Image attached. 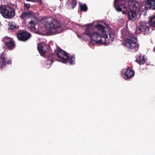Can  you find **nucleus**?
I'll list each match as a JSON object with an SVG mask.
<instances>
[{"instance_id":"nucleus-15","label":"nucleus","mask_w":155,"mask_h":155,"mask_svg":"<svg viewBox=\"0 0 155 155\" xmlns=\"http://www.w3.org/2000/svg\"><path fill=\"white\" fill-rule=\"evenodd\" d=\"M5 52H3L0 56V68L2 69L7 64H10L11 63V60H8L6 61L5 59Z\"/></svg>"},{"instance_id":"nucleus-16","label":"nucleus","mask_w":155,"mask_h":155,"mask_svg":"<svg viewBox=\"0 0 155 155\" xmlns=\"http://www.w3.org/2000/svg\"><path fill=\"white\" fill-rule=\"evenodd\" d=\"M28 27L33 32H36L38 29V25L37 24L36 19L32 20L29 22L28 25Z\"/></svg>"},{"instance_id":"nucleus-23","label":"nucleus","mask_w":155,"mask_h":155,"mask_svg":"<svg viewBox=\"0 0 155 155\" xmlns=\"http://www.w3.org/2000/svg\"><path fill=\"white\" fill-rule=\"evenodd\" d=\"M18 26L17 25H15V24L12 23V24L10 25L8 29L10 30H16L18 29Z\"/></svg>"},{"instance_id":"nucleus-33","label":"nucleus","mask_w":155,"mask_h":155,"mask_svg":"<svg viewBox=\"0 0 155 155\" xmlns=\"http://www.w3.org/2000/svg\"><path fill=\"white\" fill-rule=\"evenodd\" d=\"M1 25V24L0 23V25Z\"/></svg>"},{"instance_id":"nucleus-19","label":"nucleus","mask_w":155,"mask_h":155,"mask_svg":"<svg viewBox=\"0 0 155 155\" xmlns=\"http://www.w3.org/2000/svg\"><path fill=\"white\" fill-rule=\"evenodd\" d=\"M77 4V0H69L68 5L70 7V8L73 9L76 6Z\"/></svg>"},{"instance_id":"nucleus-26","label":"nucleus","mask_w":155,"mask_h":155,"mask_svg":"<svg viewBox=\"0 0 155 155\" xmlns=\"http://www.w3.org/2000/svg\"><path fill=\"white\" fill-rule=\"evenodd\" d=\"M30 5L28 4H25L24 5V8L26 10H28L29 8Z\"/></svg>"},{"instance_id":"nucleus-6","label":"nucleus","mask_w":155,"mask_h":155,"mask_svg":"<svg viewBox=\"0 0 155 155\" xmlns=\"http://www.w3.org/2000/svg\"><path fill=\"white\" fill-rule=\"evenodd\" d=\"M61 24L55 19H52L49 22V35L60 33Z\"/></svg>"},{"instance_id":"nucleus-24","label":"nucleus","mask_w":155,"mask_h":155,"mask_svg":"<svg viewBox=\"0 0 155 155\" xmlns=\"http://www.w3.org/2000/svg\"><path fill=\"white\" fill-rule=\"evenodd\" d=\"M55 55L54 54L50 55L49 54V61H50L51 62V64H52V63L54 61H56V60L54 58Z\"/></svg>"},{"instance_id":"nucleus-32","label":"nucleus","mask_w":155,"mask_h":155,"mask_svg":"<svg viewBox=\"0 0 155 155\" xmlns=\"http://www.w3.org/2000/svg\"><path fill=\"white\" fill-rule=\"evenodd\" d=\"M49 10H51V9H49Z\"/></svg>"},{"instance_id":"nucleus-17","label":"nucleus","mask_w":155,"mask_h":155,"mask_svg":"<svg viewBox=\"0 0 155 155\" xmlns=\"http://www.w3.org/2000/svg\"><path fill=\"white\" fill-rule=\"evenodd\" d=\"M102 40H103V41L101 44H104L106 45H107V44L110 43L111 42H113V40H112V39L110 38L108 39V38L107 35L105 33L103 35Z\"/></svg>"},{"instance_id":"nucleus-5","label":"nucleus","mask_w":155,"mask_h":155,"mask_svg":"<svg viewBox=\"0 0 155 155\" xmlns=\"http://www.w3.org/2000/svg\"><path fill=\"white\" fill-rule=\"evenodd\" d=\"M0 13L5 18L12 19L15 16V10L9 6L2 5L0 6Z\"/></svg>"},{"instance_id":"nucleus-31","label":"nucleus","mask_w":155,"mask_h":155,"mask_svg":"<svg viewBox=\"0 0 155 155\" xmlns=\"http://www.w3.org/2000/svg\"><path fill=\"white\" fill-rule=\"evenodd\" d=\"M48 65V64H46V65H47H47Z\"/></svg>"},{"instance_id":"nucleus-9","label":"nucleus","mask_w":155,"mask_h":155,"mask_svg":"<svg viewBox=\"0 0 155 155\" xmlns=\"http://www.w3.org/2000/svg\"><path fill=\"white\" fill-rule=\"evenodd\" d=\"M48 45L46 46L45 43H40L38 44V51L41 56L45 57V56L48 51Z\"/></svg>"},{"instance_id":"nucleus-25","label":"nucleus","mask_w":155,"mask_h":155,"mask_svg":"<svg viewBox=\"0 0 155 155\" xmlns=\"http://www.w3.org/2000/svg\"><path fill=\"white\" fill-rule=\"evenodd\" d=\"M80 8L81 11L86 12L87 9V8L86 5L84 4V5H80Z\"/></svg>"},{"instance_id":"nucleus-13","label":"nucleus","mask_w":155,"mask_h":155,"mask_svg":"<svg viewBox=\"0 0 155 155\" xmlns=\"http://www.w3.org/2000/svg\"><path fill=\"white\" fill-rule=\"evenodd\" d=\"M144 5L147 10H155V0H145Z\"/></svg>"},{"instance_id":"nucleus-10","label":"nucleus","mask_w":155,"mask_h":155,"mask_svg":"<svg viewBox=\"0 0 155 155\" xmlns=\"http://www.w3.org/2000/svg\"><path fill=\"white\" fill-rule=\"evenodd\" d=\"M17 36L19 40L25 41L30 38L31 35L26 31H21L17 35Z\"/></svg>"},{"instance_id":"nucleus-1","label":"nucleus","mask_w":155,"mask_h":155,"mask_svg":"<svg viewBox=\"0 0 155 155\" xmlns=\"http://www.w3.org/2000/svg\"><path fill=\"white\" fill-rule=\"evenodd\" d=\"M125 3V0H114V6L117 11H122L123 14H126L129 20L135 21L139 18L138 12L140 9H130L127 11Z\"/></svg>"},{"instance_id":"nucleus-27","label":"nucleus","mask_w":155,"mask_h":155,"mask_svg":"<svg viewBox=\"0 0 155 155\" xmlns=\"http://www.w3.org/2000/svg\"><path fill=\"white\" fill-rule=\"evenodd\" d=\"M109 36L110 38L112 39V40H114V35L113 32H110L109 33Z\"/></svg>"},{"instance_id":"nucleus-4","label":"nucleus","mask_w":155,"mask_h":155,"mask_svg":"<svg viewBox=\"0 0 155 155\" xmlns=\"http://www.w3.org/2000/svg\"><path fill=\"white\" fill-rule=\"evenodd\" d=\"M137 41V38L134 37L133 34H130L129 36L125 39L124 45L128 48L136 51L138 50L139 46Z\"/></svg>"},{"instance_id":"nucleus-11","label":"nucleus","mask_w":155,"mask_h":155,"mask_svg":"<svg viewBox=\"0 0 155 155\" xmlns=\"http://www.w3.org/2000/svg\"><path fill=\"white\" fill-rule=\"evenodd\" d=\"M40 23L41 26H39V28H42V30L46 32L47 34L48 33V17H44L41 20Z\"/></svg>"},{"instance_id":"nucleus-20","label":"nucleus","mask_w":155,"mask_h":155,"mask_svg":"<svg viewBox=\"0 0 155 155\" xmlns=\"http://www.w3.org/2000/svg\"><path fill=\"white\" fill-rule=\"evenodd\" d=\"M95 28L99 30H101L103 32H105V27L100 24H97L95 26Z\"/></svg>"},{"instance_id":"nucleus-30","label":"nucleus","mask_w":155,"mask_h":155,"mask_svg":"<svg viewBox=\"0 0 155 155\" xmlns=\"http://www.w3.org/2000/svg\"><path fill=\"white\" fill-rule=\"evenodd\" d=\"M50 48V46H49V48ZM50 48H51L50 47ZM49 53L50 52V49L49 48Z\"/></svg>"},{"instance_id":"nucleus-8","label":"nucleus","mask_w":155,"mask_h":155,"mask_svg":"<svg viewBox=\"0 0 155 155\" xmlns=\"http://www.w3.org/2000/svg\"><path fill=\"white\" fill-rule=\"evenodd\" d=\"M135 72L130 67L127 69H124L122 72V75L125 80L131 78L134 75Z\"/></svg>"},{"instance_id":"nucleus-7","label":"nucleus","mask_w":155,"mask_h":155,"mask_svg":"<svg viewBox=\"0 0 155 155\" xmlns=\"http://www.w3.org/2000/svg\"><path fill=\"white\" fill-rule=\"evenodd\" d=\"M150 33L149 25H147V23L144 21H141L140 26L136 28L135 33L137 34L142 33L143 35L148 34Z\"/></svg>"},{"instance_id":"nucleus-28","label":"nucleus","mask_w":155,"mask_h":155,"mask_svg":"<svg viewBox=\"0 0 155 155\" xmlns=\"http://www.w3.org/2000/svg\"><path fill=\"white\" fill-rule=\"evenodd\" d=\"M35 2H38L40 4H41V0H35Z\"/></svg>"},{"instance_id":"nucleus-22","label":"nucleus","mask_w":155,"mask_h":155,"mask_svg":"<svg viewBox=\"0 0 155 155\" xmlns=\"http://www.w3.org/2000/svg\"><path fill=\"white\" fill-rule=\"evenodd\" d=\"M150 22L151 26L155 27V16H153L151 17Z\"/></svg>"},{"instance_id":"nucleus-3","label":"nucleus","mask_w":155,"mask_h":155,"mask_svg":"<svg viewBox=\"0 0 155 155\" xmlns=\"http://www.w3.org/2000/svg\"><path fill=\"white\" fill-rule=\"evenodd\" d=\"M85 34L90 37L91 41H93L98 44L102 43L103 35H101L98 32L93 31L91 26H89L86 28Z\"/></svg>"},{"instance_id":"nucleus-21","label":"nucleus","mask_w":155,"mask_h":155,"mask_svg":"<svg viewBox=\"0 0 155 155\" xmlns=\"http://www.w3.org/2000/svg\"><path fill=\"white\" fill-rule=\"evenodd\" d=\"M30 13L29 12H24L21 14L20 17L21 19H25L29 17Z\"/></svg>"},{"instance_id":"nucleus-2","label":"nucleus","mask_w":155,"mask_h":155,"mask_svg":"<svg viewBox=\"0 0 155 155\" xmlns=\"http://www.w3.org/2000/svg\"><path fill=\"white\" fill-rule=\"evenodd\" d=\"M56 55L58 58L63 63H66L69 61L71 64H74L75 58L74 55L69 56L67 52L60 48L57 49Z\"/></svg>"},{"instance_id":"nucleus-18","label":"nucleus","mask_w":155,"mask_h":155,"mask_svg":"<svg viewBox=\"0 0 155 155\" xmlns=\"http://www.w3.org/2000/svg\"><path fill=\"white\" fill-rule=\"evenodd\" d=\"M136 61L140 64H143L146 62V61L144 56H142L141 55L137 56L136 59Z\"/></svg>"},{"instance_id":"nucleus-29","label":"nucleus","mask_w":155,"mask_h":155,"mask_svg":"<svg viewBox=\"0 0 155 155\" xmlns=\"http://www.w3.org/2000/svg\"><path fill=\"white\" fill-rule=\"evenodd\" d=\"M27 1H30L32 2H35V0H26Z\"/></svg>"},{"instance_id":"nucleus-12","label":"nucleus","mask_w":155,"mask_h":155,"mask_svg":"<svg viewBox=\"0 0 155 155\" xmlns=\"http://www.w3.org/2000/svg\"><path fill=\"white\" fill-rule=\"evenodd\" d=\"M2 41L5 42L7 47L9 50H12L15 47L13 40L11 38L5 37L3 38Z\"/></svg>"},{"instance_id":"nucleus-14","label":"nucleus","mask_w":155,"mask_h":155,"mask_svg":"<svg viewBox=\"0 0 155 155\" xmlns=\"http://www.w3.org/2000/svg\"><path fill=\"white\" fill-rule=\"evenodd\" d=\"M129 9H140L141 7V3L133 0H129L128 3Z\"/></svg>"}]
</instances>
